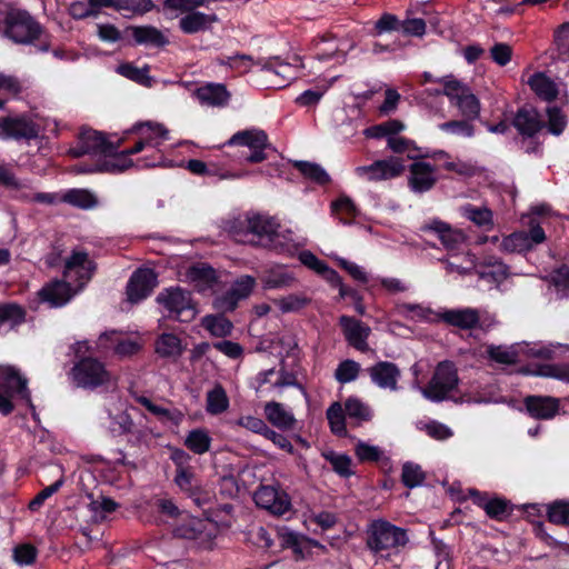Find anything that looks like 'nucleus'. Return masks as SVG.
Segmentation results:
<instances>
[{
	"mask_svg": "<svg viewBox=\"0 0 569 569\" xmlns=\"http://www.w3.org/2000/svg\"><path fill=\"white\" fill-rule=\"evenodd\" d=\"M72 350L78 361L71 369V378L78 387L96 389L111 382L112 376L104 363L97 358L87 356L92 350L87 340L76 342Z\"/></svg>",
	"mask_w": 569,
	"mask_h": 569,
	"instance_id": "obj_1",
	"label": "nucleus"
},
{
	"mask_svg": "<svg viewBox=\"0 0 569 569\" xmlns=\"http://www.w3.org/2000/svg\"><path fill=\"white\" fill-rule=\"evenodd\" d=\"M409 541L407 531L387 520H375L367 530L366 545L377 557L389 559L400 552Z\"/></svg>",
	"mask_w": 569,
	"mask_h": 569,
	"instance_id": "obj_2",
	"label": "nucleus"
},
{
	"mask_svg": "<svg viewBox=\"0 0 569 569\" xmlns=\"http://www.w3.org/2000/svg\"><path fill=\"white\" fill-rule=\"evenodd\" d=\"M459 383L457 366L450 360H443L435 367L428 383L420 388V392L431 402H442L453 398Z\"/></svg>",
	"mask_w": 569,
	"mask_h": 569,
	"instance_id": "obj_3",
	"label": "nucleus"
},
{
	"mask_svg": "<svg viewBox=\"0 0 569 569\" xmlns=\"http://www.w3.org/2000/svg\"><path fill=\"white\" fill-rule=\"evenodd\" d=\"M28 380L11 366L0 367V412L9 415L13 410V400L21 399L31 406Z\"/></svg>",
	"mask_w": 569,
	"mask_h": 569,
	"instance_id": "obj_4",
	"label": "nucleus"
},
{
	"mask_svg": "<svg viewBox=\"0 0 569 569\" xmlns=\"http://www.w3.org/2000/svg\"><path fill=\"white\" fill-rule=\"evenodd\" d=\"M439 318L460 330L479 329L483 332L490 331L498 323L495 315L470 307L446 310Z\"/></svg>",
	"mask_w": 569,
	"mask_h": 569,
	"instance_id": "obj_5",
	"label": "nucleus"
},
{
	"mask_svg": "<svg viewBox=\"0 0 569 569\" xmlns=\"http://www.w3.org/2000/svg\"><path fill=\"white\" fill-rule=\"evenodd\" d=\"M6 36L16 43L29 44L40 40V24L24 10H11L6 17Z\"/></svg>",
	"mask_w": 569,
	"mask_h": 569,
	"instance_id": "obj_6",
	"label": "nucleus"
},
{
	"mask_svg": "<svg viewBox=\"0 0 569 569\" xmlns=\"http://www.w3.org/2000/svg\"><path fill=\"white\" fill-rule=\"evenodd\" d=\"M157 302L164 308L170 317L189 322L197 315L191 293L180 287H171L162 290L157 296Z\"/></svg>",
	"mask_w": 569,
	"mask_h": 569,
	"instance_id": "obj_7",
	"label": "nucleus"
},
{
	"mask_svg": "<svg viewBox=\"0 0 569 569\" xmlns=\"http://www.w3.org/2000/svg\"><path fill=\"white\" fill-rule=\"evenodd\" d=\"M226 144L248 148L250 153L244 159L250 163L264 161L266 150L271 148L267 133L256 128L236 132Z\"/></svg>",
	"mask_w": 569,
	"mask_h": 569,
	"instance_id": "obj_8",
	"label": "nucleus"
},
{
	"mask_svg": "<svg viewBox=\"0 0 569 569\" xmlns=\"http://www.w3.org/2000/svg\"><path fill=\"white\" fill-rule=\"evenodd\" d=\"M121 140L117 143L108 141L102 132L83 129L80 132L77 147L70 149V154L78 158L84 154L111 156L120 147Z\"/></svg>",
	"mask_w": 569,
	"mask_h": 569,
	"instance_id": "obj_9",
	"label": "nucleus"
},
{
	"mask_svg": "<svg viewBox=\"0 0 569 569\" xmlns=\"http://www.w3.org/2000/svg\"><path fill=\"white\" fill-rule=\"evenodd\" d=\"M403 171V161L396 157L376 160L368 166H359L355 169L358 178L369 182L390 180L401 176Z\"/></svg>",
	"mask_w": 569,
	"mask_h": 569,
	"instance_id": "obj_10",
	"label": "nucleus"
},
{
	"mask_svg": "<svg viewBox=\"0 0 569 569\" xmlns=\"http://www.w3.org/2000/svg\"><path fill=\"white\" fill-rule=\"evenodd\" d=\"M96 266L83 250H73L64 262L63 278L70 282L77 290H81L91 279Z\"/></svg>",
	"mask_w": 569,
	"mask_h": 569,
	"instance_id": "obj_11",
	"label": "nucleus"
},
{
	"mask_svg": "<svg viewBox=\"0 0 569 569\" xmlns=\"http://www.w3.org/2000/svg\"><path fill=\"white\" fill-rule=\"evenodd\" d=\"M546 240V233L539 224L530 223L528 232L518 231L505 237L500 242V250L506 253H522L533 249Z\"/></svg>",
	"mask_w": 569,
	"mask_h": 569,
	"instance_id": "obj_12",
	"label": "nucleus"
},
{
	"mask_svg": "<svg viewBox=\"0 0 569 569\" xmlns=\"http://www.w3.org/2000/svg\"><path fill=\"white\" fill-rule=\"evenodd\" d=\"M254 284L256 279L251 276H242L238 278L228 291L214 299V308L221 312L233 311L241 300L247 299L250 296Z\"/></svg>",
	"mask_w": 569,
	"mask_h": 569,
	"instance_id": "obj_13",
	"label": "nucleus"
},
{
	"mask_svg": "<svg viewBox=\"0 0 569 569\" xmlns=\"http://www.w3.org/2000/svg\"><path fill=\"white\" fill-rule=\"evenodd\" d=\"M40 124L24 117L7 118L0 121V139H36Z\"/></svg>",
	"mask_w": 569,
	"mask_h": 569,
	"instance_id": "obj_14",
	"label": "nucleus"
},
{
	"mask_svg": "<svg viewBox=\"0 0 569 569\" xmlns=\"http://www.w3.org/2000/svg\"><path fill=\"white\" fill-rule=\"evenodd\" d=\"M253 499L258 507L277 516L286 513L291 506L288 495L271 486H261L254 492Z\"/></svg>",
	"mask_w": 569,
	"mask_h": 569,
	"instance_id": "obj_15",
	"label": "nucleus"
},
{
	"mask_svg": "<svg viewBox=\"0 0 569 569\" xmlns=\"http://www.w3.org/2000/svg\"><path fill=\"white\" fill-rule=\"evenodd\" d=\"M157 284V274L151 269H138L132 273L127 286L128 300L137 303L146 299Z\"/></svg>",
	"mask_w": 569,
	"mask_h": 569,
	"instance_id": "obj_16",
	"label": "nucleus"
},
{
	"mask_svg": "<svg viewBox=\"0 0 569 569\" xmlns=\"http://www.w3.org/2000/svg\"><path fill=\"white\" fill-rule=\"evenodd\" d=\"M421 230L433 232L448 251L459 250L467 240V236L462 230L455 229L440 220H432L421 227Z\"/></svg>",
	"mask_w": 569,
	"mask_h": 569,
	"instance_id": "obj_17",
	"label": "nucleus"
},
{
	"mask_svg": "<svg viewBox=\"0 0 569 569\" xmlns=\"http://www.w3.org/2000/svg\"><path fill=\"white\" fill-rule=\"evenodd\" d=\"M371 381L381 389L397 391L401 371L398 366L389 361H379L368 368Z\"/></svg>",
	"mask_w": 569,
	"mask_h": 569,
	"instance_id": "obj_18",
	"label": "nucleus"
},
{
	"mask_svg": "<svg viewBox=\"0 0 569 569\" xmlns=\"http://www.w3.org/2000/svg\"><path fill=\"white\" fill-rule=\"evenodd\" d=\"M339 323L342 328L345 338L350 346L359 351L368 350L367 339L371 333L369 326L349 316H341L339 318Z\"/></svg>",
	"mask_w": 569,
	"mask_h": 569,
	"instance_id": "obj_19",
	"label": "nucleus"
},
{
	"mask_svg": "<svg viewBox=\"0 0 569 569\" xmlns=\"http://www.w3.org/2000/svg\"><path fill=\"white\" fill-rule=\"evenodd\" d=\"M72 282L64 278L63 280H54L39 291V297L41 301L49 303L50 307H62L79 291L77 287L72 288Z\"/></svg>",
	"mask_w": 569,
	"mask_h": 569,
	"instance_id": "obj_20",
	"label": "nucleus"
},
{
	"mask_svg": "<svg viewBox=\"0 0 569 569\" xmlns=\"http://www.w3.org/2000/svg\"><path fill=\"white\" fill-rule=\"evenodd\" d=\"M525 406L536 419H552L559 411V399L550 396H528Z\"/></svg>",
	"mask_w": 569,
	"mask_h": 569,
	"instance_id": "obj_21",
	"label": "nucleus"
},
{
	"mask_svg": "<svg viewBox=\"0 0 569 569\" xmlns=\"http://www.w3.org/2000/svg\"><path fill=\"white\" fill-rule=\"evenodd\" d=\"M409 186L412 191L422 193L430 190L437 179L435 176V168L427 162L417 161L410 166Z\"/></svg>",
	"mask_w": 569,
	"mask_h": 569,
	"instance_id": "obj_22",
	"label": "nucleus"
},
{
	"mask_svg": "<svg viewBox=\"0 0 569 569\" xmlns=\"http://www.w3.org/2000/svg\"><path fill=\"white\" fill-rule=\"evenodd\" d=\"M186 277L193 288L200 292L211 289L218 281L216 270L203 262L192 264L187 270Z\"/></svg>",
	"mask_w": 569,
	"mask_h": 569,
	"instance_id": "obj_23",
	"label": "nucleus"
},
{
	"mask_svg": "<svg viewBox=\"0 0 569 569\" xmlns=\"http://www.w3.org/2000/svg\"><path fill=\"white\" fill-rule=\"evenodd\" d=\"M194 94L202 104L210 107H224L230 99L229 91L221 83L201 86L196 90Z\"/></svg>",
	"mask_w": 569,
	"mask_h": 569,
	"instance_id": "obj_24",
	"label": "nucleus"
},
{
	"mask_svg": "<svg viewBox=\"0 0 569 569\" xmlns=\"http://www.w3.org/2000/svg\"><path fill=\"white\" fill-rule=\"evenodd\" d=\"M130 132L142 137L149 147H158L169 139V131L163 124L152 121L136 123Z\"/></svg>",
	"mask_w": 569,
	"mask_h": 569,
	"instance_id": "obj_25",
	"label": "nucleus"
},
{
	"mask_svg": "<svg viewBox=\"0 0 569 569\" xmlns=\"http://www.w3.org/2000/svg\"><path fill=\"white\" fill-rule=\"evenodd\" d=\"M469 495L473 502L483 508L490 518L502 519L508 515V502L501 498H489L487 493H482L476 489L469 490Z\"/></svg>",
	"mask_w": 569,
	"mask_h": 569,
	"instance_id": "obj_26",
	"label": "nucleus"
},
{
	"mask_svg": "<svg viewBox=\"0 0 569 569\" xmlns=\"http://www.w3.org/2000/svg\"><path fill=\"white\" fill-rule=\"evenodd\" d=\"M218 21L216 14H207L200 11H190L179 20V27L182 32L192 34L209 30Z\"/></svg>",
	"mask_w": 569,
	"mask_h": 569,
	"instance_id": "obj_27",
	"label": "nucleus"
},
{
	"mask_svg": "<svg viewBox=\"0 0 569 569\" xmlns=\"http://www.w3.org/2000/svg\"><path fill=\"white\" fill-rule=\"evenodd\" d=\"M459 211L463 218L485 231H490L495 227L493 212L487 206L466 203Z\"/></svg>",
	"mask_w": 569,
	"mask_h": 569,
	"instance_id": "obj_28",
	"label": "nucleus"
},
{
	"mask_svg": "<svg viewBox=\"0 0 569 569\" xmlns=\"http://www.w3.org/2000/svg\"><path fill=\"white\" fill-rule=\"evenodd\" d=\"M513 126L522 136L533 137L542 128V121L535 108L525 107L516 113Z\"/></svg>",
	"mask_w": 569,
	"mask_h": 569,
	"instance_id": "obj_29",
	"label": "nucleus"
},
{
	"mask_svg": "<svg viewBox=\"0 0 569 569\" xmlns=\"http://www.w3.org/2000/svg\"><path fill=\"white\" fill-rule=\"evenodd\" d=\"M108 159L98 163L94 168H84L79 167L78 172L87 173L93 171H103V172H122L126 169L132 167L133 162L129 158L127 151L117 152L114 151L111 156H107Z\"/></svg>",
	"mask_w": 569,
	"mask_h": 569,
	"instance_id": "obj_30",
	"label": "nucleus"
},
{
	"mask_svg": "<svg viewBox=\"0 0 569 569\" xmlns=\"http://www.w3.org/2000/svg\"><path fill=\"white\" fill-rule=\"evenodd\" d=\"M267 420L279 429H292L296 423L295 416L284 406L277 401H270L263 408Z\"/></svg>",
	"mask_w": 569,
	"mask_h": 569,
	"instance_id": "obj_31",
	"label": "nucleus"
},
{
	"mask_svg": "<svg viewBox=\"0 0 569 569\" xmlns=\"http://www.w3.org/2000/svg\"><path fill=\"white\" fill-rule=\"evenodd\" d=\"M261 281L264 289H287L293 287L297 279L293 272L284 267L277 266L267 270Z\"/></svg>",
	"mask_w": 569,
	"mask_h": 569,
	"instance_id": "obj_32",
	"label": "nucleus"
},
{
	"mask_svg": "<svg viewBox=\"0 0 569 569\" xmlns=\"http://www.w3.org/2000/svg\"><path fill=\"white\" fill-rule=\"evenodd\" d=\"M528 84L531 90L542 100L552 101L558 97L559 86L556 81H553L550 77H548L543 72H537L532 74Z\"/></svg>",
	"mask_w": 569,
	"mask_h": 569,
	"instance_id": "obj_33",
	"label": "nucleus"
},
{
	"mask_svg": "<svg viewBox=\"0 0 569 569\" xmlns=\"http://www.w3.org/2000/svg\"><path fill=\"white\" fill-rule=\"evenodd\" d=\"M247 228L250 233L266 238L269 242L276 230L279 229V223L272 217L257 213L247 218Z\"/></svg>",
	"mask_w": 569,
	"mask_h": 569,
	"instance_id": "obj_34",
	"label": "nucleus"
},
{
	"mask_svg": "<svg viewBox=\"0 0 569 569\" xmlns=\"http://www.w3.org/2000/svg\"><path fill=\"white\" fill-rule=\"evenodd\" d=\"M262 71L264 77L277 88L284 87L295 76L292 67L282 62H267L263 64Z\"/></svg>",
	"mask_w": 569,
	"mask_h": 569,
	"instance_id": "obj_35",
	"label": "nucleus"
},
{
	"mask_svg": "<svg viewBox=\"0 0 569 569\" xmlns=\"http://www.w3.org/2000/svg\"><path fill=\"white\" fill-rule=\"evenodd\" d=\"M184 348L173 333H162L156 341V352L162 358H179Z\"/></svg>",
	"mask_w": 569,
	"mask_h": 569,
	"instance_id": "obj_36",
	"label": "nucleus"
},
{
	"mask_svg": "<svg viewBox=\"0 0 569 569\" xmlns=\"http://www.w3.org/2000/svg\"><path fill=\"white\" fill-rule=\"evenodd\" d=\"M149 70L150 68L148 64H144L142 68H138L131 62L120 63L116 68L117 73L120 76L148 88L153 83L152 77L149 76Z\"/></svg>",
	"mask_w": 569,
	"mask_h": 569,
	"instance_id": "obj_37",
	"label": "nucleus"
},
{
	"mask_svg": "<svg viewBox=\"0 0 569 569\" xmlns=\"http://www.w3.org/2000/svg\"><path fill=\"white\" fill-rule=\"evenodd\" d=\"M212 438L208 430L196 428L188 432L184 439V446L196 455H203L211 448Z\"/></svg>",
	"mask_w": 569,
	"mask_h": 569,
	"instance_id": "obj_38",
	"label": "nucleus"
},
{
	"mask_svg": "<svg viewBox=\"0 0 569 569\" xmlns=\"http://www.w3.org/2000/svg\"><path fill=\"white\" fill-rule=\"evenodd\" d=\"M438 82L443 84L442 93L447 96L450 102L458 107L465 97H468L471 93L470 88L462 83L461 81L455 79L453 77H445L442 79L437 80Z\"/></svg>",
	"mask_w": 569,
	"mask_h": 569,
	"instance_id": "obj_39",
	"label": "nucleus"
},
{
	"mask_svg": "<svg viewBox=\"0 0 569 569\" xmlns=\"http://www.w3.org/2000/svg\"><path fill=\"white\" fill-rule=\"evenodd\" d=\"M406 129V124L398 119H390L388 121H385L382 123L369 127L363 130V134L367 138H386L387 140L389 137H395L402 132Z\"/></svg>",
	"mask_w": 569,
	"mask_h": 569,
	"instance_id": "obj_40",
	"label": "nucleus"
},
{
	"mask_svg": "<svg viewBox=\"0 0 569 569\" xmlns=\"http://www.w3.org/2000/svg\"><path fill=\"white\" fill-rule=\"evenodd\" d=\"M229 408V398L221 385L207 392L206 410L210 415H220Z\"/></svg>",
	"mask_w": 569,
	"mask_h": 569,
	"instance_id": "obj_41",
	"label": "nucleus"
},
{
	"mask_svg": "<svg viewBox=\"0 0 569 569\" xmlns=\"http://www.w3.org/2000/svg\"><path fill=\"white\" fill-rule=\"evenodd\" d=\"M481 279L499 284L509 276V268L499 260H488L485 267L477 271Z\"/></svg>",
	"mask_w": 569,
	"mask_h": 569,
	"instance_id": "obj_42",
	"label": "nucleus"
},
{
	"mask_svg": "<svg viewBox=\"0 0 569 569\" xmlns=\"http://www.w3.org/2000/svg\"><path fill=\"white\" fill-rule=\"evenodd\" d=\"M132 37L139 44H152L160 47L168 42L161 31L151 26L132 28Z\"/></svg>",
	"mask_w": 569,
	"mask_h": 569,
	"instance_id": "obj_43",
	"label": "nucleus"
},
{
	"mask_svg": "<svg viewBox=\"0 0 569 569\" xmlns=\"http://www.w3.org/2000/svg\"><path fill=\"white\" fill-rule=\"evenodd\" d=\"M268 246L279 253L287 254H292L298 248V243L293 239V233L289 229L283 231L277 229Z\"/></svg>",
	"mask_w": 569,
	"mask_h": 569,
	"instance_id": "obj_44",
	"label": "nucleus"
},
{
	"mask_svg": "<svg viewBox=\"0 0 569 569\" xmlns=\"http://www.w3.org/2000/svg\"><path fill=\"white\" fill-rule=\"evenodd\" d=\"M202 327L214 337H226L232 331V322L223 316L209 315L202 318Z\"/></svg>",
	"mask_w": 569,
	"mask_h": 569,
	"instance_id": "obj_45",
	"label": "nucleus"
},
{
	"mask_svg": "<svg viewBox=\"0 0 569 569\" xmlns=\"http://www.w3.org/2000/svg\"><path fill=\"white\" fill-rule=\"evenodd\" d=\"M486 357L500 365H513L518 361V352L512 346L488 345L486 347Z\"/></svg>",
	"mask_w": 569,
	"mask_h": 569,
	"instance_id": "obj_46",
	"label": "nucleus"
},
{
	"mask_svg": "<svg viewBox=\"0 0 569 569\" xmlns=\"http://www.w3.org/2000/svg\"><path fill=\"white\" fill-rule=\"evenodd\" d=\"M0 183L6 186L11 191L13 198L28 196L26 189L29 187V181L18 179L4 166H0Z\"/></svg>",
	"mask_w": 569,
	"mask_h": 569,
	"instance_id": "obj_47",
	"label": "nucleus"
},
{
	"mask_svg": "<svg viewBox=\"0 0 569 569\" xmlns=\"http://www.w3.org/2000/svg\"><path fill=\"white\" fill-rule=\"evenodd\" d=\"M138 402L143 406L149 412L157 416L161 420L172 421L174 425H179L183 419V413L180 410H170L158 405H154L147 397H140Z\"/></svg>",
	"mask_w": 569,
	"mask_h": 569,
	"instance_id": "obj_48",
	"label": "nucleus"
},
{
	"mask_svg": "<svg viewBox=\"0 0 569 569\" xmlns=\"http://www.w3.org/2000/svg\"><path fill=\"white\" fill-rule=\"evenodd\" d=\"M322 457L331 465L335 472L339 476L347 478L353 475L352 461L349 456L329 450L325 451Z\"/></svg>",
	"mask_w": 569,
	"mask_h": 569,
	"instance_id": "obj_49",
	"label": "nucleus"
},
{
	"mask_svg": "<svg viewBox=\"0 0 569 569\" xmlns=\"http://www.w3.org/2000/svg\"><path fill=\"white\" fill-rule=\"evenodd\" d=\"M345 410L350 419L358 422L369 421L372 418L370 407L356 397H350L345 402Z\"/></svg>",
	"mask_w": 569,
	"mask_h": 569,
	"instance_id": "obj_50",
	"label": "nucleus"
},
{
	"mask_svg": "<svg viewBox=\"0 0 569 569\" xmlns=\"http://www.w3.org/2000/svg\"><path fill=\"white\" fill-rule=\"evenodd\" d=\"M316 58L326 61L335 57L339 48L330 36H319L312 40Z\"/></svg>",
	"mask_w": 569,
	"mask_h": 569,
	"instance_id": "obj_51",
	"label": "nucleus"
},
{
	"mask_svg": "<svg viewBox=\"0 0 569 569\" xmlns=\"http://www.w3.org/2000/svg\"><path fill=\"white\" fill-rule=\"evenodd\" d=\"M61 200L82 209L92 208L97 203L94 196L83 189L70 190L63 194Z\"/></svg>",
	"mask_w": 569,
	"mask_h": 569,
	"instance_id": "obj_52",
	"label": "nucleus"
},
{
	"mask_svg": "<svg viewBox=\"0 0 569 569\" xmlns=\"http://www.w3.org/2000/svg\"><path fill=\"white\" fill-rule=\"evenodd\" d=\"M295 167L310 180L325 184L328 183L330 178L329 174L325 171L322 167L317 163L308 162V161H296Z\"/></svg>",
	"mask_w": 569,
	"mask_h": 569,
	"instance_id": "obj_53",
	"label": "nucleus"
},
{
	"mask_svg": "<svg viewBox=\"0 0 569 569\" xmlns=\"http://www.w3.org/2000/svg\"><path fill=\"white\" fill-rule=\"evenodd\" d=\"M327 419L331 431L337 436L347 433L343 408L339 402H333L327 410Z\"/></svg>",
	"mask_w": 569,
	"mask_h": 569,
	"instance_id": "obj_54",
	"label": "nucleus"
},
{
	"mask_svg": "<svg viewBox=\"0 0 569 569\" xmlns=\"http://www.w3.org/2000/svg\"><path fill=\"white\" fill-rule=\"evenodd\" d=\"M174 482L189 497L196 496V492L199 490L194 475L188 468H177Z\"/></svg>",
	"mask_w": 569,
	"mask_h": 569,
	"instance_id": "obj_55",
	"label": "nucleus"
},
{
	"mask_svg": "<svg viewBox=\"0 0 569 569\" xmlns=\"http://www.w3.org/2000/svg\"><path fill=\"white\" fill-rule=\"evenodd\" d=\"M387 146L388 148L395 152V153H403V152H409V158L410 159H417L419 157H423L425 154H420L418 151V148L415 147V142L409 140V139H406L403 137H400V136H392V137H389L388 141H387Z\"/></svg>",
	"mask_w": 569,
	"mask_h": 569,
	"instance_id": "obj_56",
	"label": "nucleus"
},
{
	"mask_svg": "<svg viewBox=\"0 0 569 569\" xmlns=\"http://www.w3.org/2000/svg\"><path fill=\"white\" fill-rule=\"evenodd\" d=\"M310 302L305 295H288L286 297L274 300V305L281 310V312H296L306 307Z\"/></svg>",
	"mask_w": 569,
	"mask_h": 569,
	"instance_id": "obj_57",
	"label": "nucleus"
},
{
	"mask_svg": "<svg viewBox=\"0 0 569 569\" xmlns=\"http://www.w3.org/2000/svg\"><path fill=\"white\" fill-rule=\"evenodd\" d=\"M536 375L569 383V363L542 365L538 367Z\"/></svg>",
	"mask_w": 569,
	"mask_h": 569,
	"instance_id": "obj_58",
	"label": "nucleus"
},
{
	"mask_svg": "<svg viewBox=\"0 0 569 569\" xmlns=\"http://www.w3.org/2000/svg\"><path fill=\"white\" fill-rule=\"evenodd\" d=\"M360 372V365L355 360H343L340 362L335 371V378L340 383H348L355 381Z\"/></svg>",
	"mask_w": 569,
	"mask_h": 569,
	"instance_id": "obj_59",
	"label": "nucleus"
},
{
	"mask_svg": "<svg viewBox=\"0 0 569 569\" xmlns=\"http://www.w3.org/2000/svg\"><path fill=\"white\" fill-rule=\"evenodd\" d=\"M401 480L408 488L420 486L425 480V472L421 467L413 462H406L402 466Z\"/></svg>",
	"mask_w": 569,
	"mask_h": 569,
	"instance_id": "obj_60",
	"label": "nucleus"
},
{
	"mask_svg": "<svg viewBox=\"0 0 569 569\" xmlns=\"http://www.w3.org/2000/svg\"><path fill=\"white\" fill-rule=\"evenodd\" d=\"M299 258L300 261L308 268L317 271L318 273L328 274L331 280H339L338 273L335 270L330 269L325 262L319 260L312 252L302 251Z\"/></svg>",
	"mask_w": 569,
	"mask_h": 569,
	"instance_id": "obj_61",
	"label": "nucleus"
},
{
	"mask_svg": "<svg viewBox=\"0 0 569 569\" xmlns=\"http://www.w3.org/2000/svg\"><path fill=\"white\" fill-rule=\"evenodd\" d=\"M24 320V311L23 309L14 303H7L0 306V328L4 323H9L10 326H16Z\"/></svg>",
	"mask_w": 569,
	"mask_h": 569,
	"instance_id": "obj_62",
	"label": "nucleus"
},
{
	"mask_svg": "<svg viewBox=\"0 0 569 569\" xmlns=\"http://www.w3.org/2000/svg\"><path fill=\"white\" fill-rule=\"evenodd\" d=\"M547 515L550 522L569 526V501H555L548 506Z\"/></svg>",
	"mask_w": 569,
	"mask_h": 569,
	"instance_id": "obj_63",
	"label": "nucleus"
},
{
	"mask_svg": "<svg viewBox=\"0 0 569 569\" xmlns=\"http://www.w3.org/2000/svg\"><path fill=\"white\" fill-rule=\"evenodd\" d=\"M399 313L412 320L427 321L430 320L432 311L430 308L417 303H400L397 306Z\"/></svg>",
	"mask_w": 569,
	"mask_h": 569,
	"instance_id": "obj_64",
	"label": "nucleus"
}]
</instances>
